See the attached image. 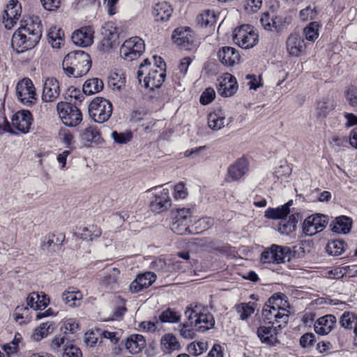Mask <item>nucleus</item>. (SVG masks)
<instances>
[{
    "label": "nucleus",
    "mask_w": 357,
    "mask_h": 357,
    "mask_svg": "<svg viewBox=\"0 0 357 357\" xmlns=\"http://www.w3.org/2000/svg\"><path fill=\"white\" fill-rule=\"evenodd\" d=\"M70 342V339L68 336H66L63 333L59 334L54 337L50 344V347L52 351H57L61 347L63 349Z\"/></svg>",
    "instance_id": "obj_56"
},
{
    "label": "nucleus",
    "mask_w": 357,
    "mask_h": 357,
    "mask_svg": "<svg viewBox=\"0 0 357 357\" xmlns=\"http://www.w3.org/2000/svg\"><path fill=\"white\" fill-rule=\"evenodd\" d=\"M258 34L250 24H243L236 28L233 34L234 43L243 49L254 47L259 40Z\"/></svg>",
    "instance_id": "obj_8"
},
{
    "label": "nucleus",
    "mask_w": 357,
    "mask_h": 357,
    "mask_svg": "<svg viewBox=\"0 0 357 357\" xmlns=\"http://www.w3.org/2000/svg\"><path fill=\"white\" fill-rule=\"evenodd\" d=\"M22 337L20 333H17L12 342L6 344L3 346L2 349L8 354H13L19 350V343L22 341Z\"/></svg>",
    "instance_id": "obj_54"
},
{
    "label": "nucleus",
    "mask_w": 357,
    "mask_h": 357,
    "mask_svg": "<svg viewBox=\"0 0 357 357\" xmlns=\"http://www.w3.org/2000/svg\"><path fill=\"white\" fill-rule=\"evenodd\" d=\"M22 14L21 3L17 0H10L2 14V23L6 29H11Z\"/></svg>",
    "instance_id": "obj_14"
},
{
    "label": "nucleus",
    "mask_w": 357,
    "mask_h": 357,
    "mask_svg": "<svg viewBox=\"0 0 357 357\" xmlns=\"http://www.w3.org/2000/svg\"><path fill=\"white\" fill-rule=\"evenodd\" d=\"M299 342L301 347L310 349L314 345L316 342V337L312 333H307L301 337Z\"/></svg>",
    "instance_id": "obj_63"
},
{
    "label": "nucleus",
    "mask_w": 357,
    "mask_h": 357,
    "mask_svg": "<svg viewBox=\"0 0 357 357\" xmlns=\"http://www.w3.org/2000/svg\"><path fill=\"white\" fill-rule=\"evenodd\" d=\"M207 349V343L204 342H193L188 344L187 347L190 354L195 356L203 354Z\"/></svg>",
    "instance_id": "obj_57"
},
{
    "label": "nucleus",
    "mask_w": 357,
    "mask_h": 357,
    "mask_svg": "<svg viewBox=\"0 0 357 357\" xmlns=\"http://www.w3.org/2000/svg\"><path fill=\"white\" fill-rule=\"evenodd\" d=\"M172 39L181 48L190 50L194 46L195 33L190 28L181 26L174 31Z\"/></svg>",
    "instance_id": "obj_13"
},
{
    "label": "nucleus",
    "mask_w": 357,
    "mask_h": 357,
    "mask_svg": "<svg viewBox=\"0 0 357 357\" xmlns=\"http://www.w3.org/2000/svg\"><path fill=\"white\" fill-rule=\"evenodd\" d=\"M281 329L276 327L275 324L260 326L257 328V335L262 344L268 347H274L280 343L278 335Z\"/></svg>",
    "instance_id": "obj_17"
},
{
    "label": "nucleus",
    "mask_w": 357,
    "mask_h": 357,
    "mask_svg": "<svg viewBox=\"0 0 357 357\" xmlns=\"http://www.w3.org/2000/svg\"><path fill=\"white\" fill-rule=\"evenodd\" d=\"M305 47L304 39L298 33H291L286 40V49L290 56H301Z\"/></svg>",
    "instance_id": "obj_21"
},
{
    "label": "nucleus",
    "mask_w": 357,
    "mask_h": 357,
    "mask_svg": "<svg viewBox=\"0 0 357 357\" xmlns=\"http://www.w3.org/2000/svg\"><path fill=\"white\" fill-rule=\"evenodd\" d=\"M160 347L165 354H172L181 348L180 342L172 333H166L162 337Z\"/></svg>",
    "instance_id": "obj_35"
},
{
    "label": "nucleus",
    "mask_w": 357,
    "mask_h": 357,
    "mask_svg": "<svg viewBox=\"0 0 357 357\" xmlns=\"http://www.w3.org/2000/svg\"><path fill=\"white\" fill-rule=\"evenodd\" d=\"M318 15V10L315 7L312 8L310 6H307L303 8L299 12V17L302 21L313 20Z\"/></svg>",
    "instance_id": "obj_60"
},
{
    "label": "nucleus",
    "mask_w": 357,
    "mask_h": 357,
    "mask_svg": "<svg viewBox=\"0 0 357 357\" xmlns=\"http://www.w3.org/2000/svg\"><path fill=\"white\" fill-rule=\"evenodd\" d=\"M145 51L144 41L139 37L134 36L126 40L120 47V56L128 61L139 59Z\"/></svg>",
    "instance_id": "obj_7"
},
{
    "label": "nucleus",
    "mask_w": 357,
    "mask_h": 357,
    "mask_svg": "<svg viewBox=\"0 0 357 357\" xmlns=\"http://www.w3.org/2000/svg\"><path fill=\"white\" fill-rule=\"evenodd\" d=\"M61 93L60 84L54 77H47L43 83L42 99L44 102L55 101Z\"/></svg>",
    "instance_id": "obj_19"
},
{
    "label": "nucleus",
    "mask_w": 357,
    "mask_h": 357,
    "mask_svg": "<svg viewBox=\"0 0 357 357\" xmlns=\"http://www.w3.org/2000/svg\"><path fill=\"white\" fill-rule=\"evenodd\" d=\"M166 70L160 68L157 66H152L149 59H146L139 65L137 70V79L141 83L144 81V86L150 91L160 88L165 81Z\"/></svg>",
    "instance_id": "obj_2"
},
{
    "label": "nucleus",
    "mask_w": 357,
    "mask_h": 357,
    "mask_svg": "<svg viewBox=\"0 0 357 357\" xmlns=\"http://www.w3.org/2000/svg\"><path fill=\"white\" fill-rule=\"evenodd\" d=\"M192 211L190 208H178L176 210L173 220L182 224L188 225L190 227L192 222Z\"/></svg>",
    "instance_id": "obj_49"
},
{
    "label": "nucleus",
    "mask_w": 357,
    "mask_h": 357,
    "mask_svg": "<svg viewBox=\"0 0 357 357\" xmlns=\"http://www.w3.org/2000/svg\"><path fill=\"white\" fill-rule=\"evenodd\" d=\"M103 35L104 37L101 40V45L103 50L108 51L110 49L114 48L116 45V40L118 38L116 33L105 30Z\"/></svg>",
    "instance_id": "obj_50"
},
{
    "label": "nucleus",
    "mask_w": 357,
    "mask_h": 357,
    "mask_svg": "<svg viewBox=\"0 0 357 357\" xmlns=\"http://www.w3.org/2000/svg\"><path fill=\"white\" fill-rule=\"evenodd\" d=\"M146 344V340L142 335L132 334L126 339L125 346L126 350L131 354L140 353Z\"/></svg>",
    "instance_id": "obj_30"
},
{
    "label": "nucleus",
    "mask_w": 357,
    "mask_h": 357,
    "mask_svg": "<svg viewBox=\"0 0 357 357\" xmlns=\"http://www.w3.org/2000/svg\"><path fill=\"white\" fill-rule=\"evenodd\" d=\"M235 77L230 75V79L228 82H226L225 78L219 84L218 88V93L223 97H229L234 95L237 90L236 82H233Z\"/></svg>",
    "instance_id": "obj_42"
},
{
    "label": "nucleus",
    "mask_w": 357,
    "mask_h": 357,
    "mask_svg": "<svg viewBox=\"0 0 357 357\" xmlns=\"http://www.w3.org/2000/svg\"><path fill=\"white\" fill-rule=\"evenodd\" d=\"M248 161L244 157L238 159L234 164L231 165L227 169V181H235L239 180L248 170Z\"/></svg>",
    "instance_id": "obj_24"
},
{
    "label": "nucleus",
    "mask_w": 357,
    "mask_h": 357,
    "mask_svg": "<svg viewBox=\"0 0 357 357\" xmlns=\"http://www.w3.org/2000/svg\"><path fill=\"white\" fill-rule=\"evenodd\" d=\"M20 29L29 31L30 33H36V36L40 38L43 33V24L40 17L36 15L24 17L20 22Z\"/></svg>",
    "instance_id": "obj_26"
},
{
    "label": "nucleus",
    "mask_w": 357,
    "mask_h": 357,
    "mask_svg": "<svg viewBox=\"0 0 357 357\" xmlns=\"http://www.w3.org/2000/svg\"><path fill=\"white\" fill-rule=\"evenodd\" d=\"M218 57L220 63L225 66H233L241 59L238 51L229 46L220 48L218 52Z\"/></svg>",
    "instance_id": "obj_23"
},
{
    "label": "nucleus",
    "mask_w": 357,
    "mask_h": 357,
    "mask_svg": "<svg viewBox=\"0 0 357 357\" xmlns=\"http://www.w3.org/2000/svg\"><path fill=\"white\" fill-rule=\"evenodd\" d=\"M52 324L47 321L40 324V326L35 330L33 337L36 340H40L43 337L47 336L52 330Z\"/></svg>",
    "instance_id": "obj_55"
},
{
    "label": "nucleus",
    "mask_w": 357,
    "mask_h": 357,
    "mask_svg": "<svg viewBox=\"0 0 357 357\" xmlns=\"http://www.w3.org/2000/svg\"><path fill=\"white\" fill-rule=\"evenodd\" d=\"M352 219L345 215L335 218L330 224L331 229L337 234H347L352 227Z\"/></svg>",
    "instance_id": "obj_31"
},
{
    "label": "nucleus",
    "mask_w": 357,
    "mask_h": 357,
    "mask_svg": "<svg viewBox=\"0 0 357 357\" xmlns=\"http://www.w3.org/2000/svg\"><path fill=\"white\" fill-rule=\"evenodd\" d=\"M260 22L264 29L268 31H275L277 33H282L287 29L290 23L289 19L282 17H271L268 12H264L261 14Z\"/></svg>",
    "instance_id": "obj_15"
},
{
    "label": "nucleus",
    "mask_w": 357,
    "mask_h": 357,
    "mask_svg": "<svg viewBox=\"0 0 357 357\" xmlns=\"http://www.w3.org/2000/svg\"><path fill=\"white\" fill-rule=\"evenodd\" d=\"M159 319L162 323H178L181 319V314L174 309L168 307L162 312Z\"/></svg>",
    "instance_id": "obj_51"
},
{
    "label": "nucleus",
    "mask_w": 357,
    "mask_h": 357,
    "mask_svg": "<svg viewBox=\"0 0 357 357\" xmlns=\"http://www.w3.org/2000/svg\"><path fill=\"white\" fill-rule=\"evenodd\" d=\"M269 305H274L278 310H284L290 314V304L287 296L282 292L274 293L266 301Z\"/></svg>",
    "instance_id": "obj_38"
},
{
    "label": "nucleus",
    "mask_w": 357,
    "mask_h": 357,
    "mask_svg": "<svg viewBox=\"0 0 357 357\" xmlns=\"http://www.w3.org/2000/svg\"><path fill=\"white\" fill-rule=\"evenodd\" d=\"M104 88V83L102 79L99 78H91L87 79L82 88V91L86 95H92L100 92Z\"/></svg>",
    "instance_id": "obj_41"
},
{
    "label": "nucleus",
    "mask_w": 357,
    "mask_h": 357,
    "mask_svg": "<svg viewBox=\"0 0 357 357\" xmlns=\"http://www.w3.org/2000/svg\"><path fill=\"white\" fill-rule=\"evenodd\" d=\"M291 255V250L289 247L272 244L261 252L260 262L261 264H284L287 258L288 261L290 260Z\"/></svg>",
    "instance_id": "obj_5"
},
{
    "label": "nucleus",
    "mask_w": 357,
    "mask_h": 357,
    "mask_svg": "<svg viewBox=\"0 0 357 357\" xmlns=\"http://www.w3.org/2000/svg\"><path fill=\"white\" fill-rule=\"evenodd\" d=\"M156 280V275L151 271L138 274L130 284V291L137 294L149 287Z\"/></svg>",
    "instance_id": "obj_20"
},
{
    "label": "nucleus",
    "mask_w": 357,
    "mask_h": 357,
    "mask_svg": "<svg viewBox=\"0 0 357 357\" xmlns=\"http://www.w3.org/2000/svg\"><path fill=\"white\" fill-rule=\"evenodd\" d=\"M197 308V306H195ZM188 313V320L194 326L195 331L205 332L212 328L215 325V319L213 314L208 312H197V309L187 310L185 314Z\"/></svg>",
    "instance_id": "obj_9"
},
{
    "label": "nucleus",
    "mask_w": 357,
    "mask_h": 357,
    "mask_svg": "<svg viewBox=\"0 0 357 357\" xmlns=\"http://www.w3.org/2000/svg\"><path fill=\"white\" fill-rule=\"evenodd\" d=\"M33 121L32 114L26 109L17 112L11 119L12 126L23 134H26L29 132Z\"/></svg>",
    "instance_id": "obj_18"
},
{
    "label": "nucleus",
    "mask_w": 357,
    "mask_h": 357,
    "mask_svg": "<svg viewBox=\"0 0 357 357\" xmlns=\"http://www.w3.org/2000/svg\"><path fill=\"white\" fill-rule=\"evenodd\" d=\"M347 244L342 240H332L327 243L326 251L332 256L340 255L345 250Z\"/></svg>",
    "instance_id": "obj_47"
},
{
    "label": "nucleus",
    "mask_w": 357,
    "mask_h": 357,
    "mask_svg": "<svg viewBox=\"0 0 357 357\" xmlns=\"http://www.w3.org/2000/svg\"><path fill=\"white\" fill-rule=\"evenodd\" d=\"M292 204V201L290 200L285 204L277 208H268L265 211V217L268 219L278 220L284 219L290 212V206Z\"/></svg>",
    "instance_id": "obj_37"
},
{
    "label": "nucleus",
    "mask_w": 357,
    "mask_h": 357,
    "mask_svg": "<svg viewBox=\"0 0 357 357\" xmlns=\"http://www.w3.org/2000/svg\"><path fill=\"white\" fill-rule=\"evenodd\" d=\"M82 299V294L79 290H75L74 287H68L62 294V301L69 307H75L79 305Z\"/></svg>",
    "instance_id": "obj_39"
},
{
    "label": "nucleus",
    "mask_w": 357,
    "mask_h": 357,
    "mask_svg": "<svg viewBox=\"0 0 357 357\" xmlns=\"http://www.w3.org/2000/svg\"><path fill=\"white\" fill-rule=\"evenodd\" d=\"M255 307L253 302L241 303L235 305V310L241 320H246L255 312Z\"/></svg>",
    "instance_id": "obj_45"
},
{
    "label": "nucleus",
    "mask_w": 357,
    "mask_h": 357,
    "mask_svg": "<svg viewBox=\"0 0 357 357\" xmlns=\"http://www.w3.org/2000/svg\"><path fill=\"white\" fill-rule=\"evenodd\" d=\"M336 321V317L333 314L321 317L314 324V331L319 335H327L335 327Z\"/></svg>",
    "instance_id": "obj_27"
},
{
    "label": "nucleus",
    "mask_w": 357,
    "mask_h": 357,
    "mask_svg": "<svg viewBox=\"0 0 357 357\" xmlns=\"http://www.w3.org/2000/svg\"><path fill=\"white\" fill-rule=\"evenodd\" d=\"M261 314L263 321L266 324H275L279 328H283L287 326L290 314L282 309V310H278L276 307L269 305L267 302L264 305Z\"/></svg>",
    "instance_id": "obj_10"
},
{
    "label": "nucleus",
    "mask_w": 357,
    "mask_h": 357,
    "mask_svg": "<svg viewBox=\"0 0 357 357\" xmlns=\"http://www.w3.org/2000/svg\"><path fill=\"white\" fill-rule=\"evenodd\" d=\"M40 39L36 33H30L19 27L13 34L11 47L17 53H23L34 48Z\"/></svg>",
    "instance_id": "obj_3"
},
{
    "label": "nucleus",
    "mask_w": 357,
    "mask_h": 357,
    "mask_svg": "<svg viewBox=\"0 0 357 357\" xmlns=\"http://www.w3.org/2000/svg\"><path fill=\"white\" fill-rule=\"evenodd\" d=\"M63 357H82L79 348L69 342L63 349Z\"/></svg>",
    "instance_id": "obj_64"
},
{
    "label": "nucleus",
    "mask_w": 357,
    "mask_h": 357,
    "mask_svg": "<svg viewBox=\"0 0 357 357\" xmlns=\"http://www.w3.org/2000/svg\"><path fill=\"white\" fill-rule=\"evenodd\" d=\"M188 195V190L183 182L178 183L174 187L173 197L175 199H185Z\"/></svg>",
    "instance_id": "obj_61"
},
{
    "label": "nucleus",
    "mask_w": 357,
    "mask_h": 357,
    "mask_svg": "<svg viewBox=\"0 0 357 357\" xmlns=\"http://www.w3.org/2000/svg\"><path fill=\"white\" fill-rule=\"evenodd\" d=\"M92 61L90 55L84 51L68 53L63 59L62 67L68 77H79L90 70Z\"/></svg>",
    "instance_id": "obj_1"
},
{
    "label": "nucleus",
    "mask_w": 357,
    "mask_h": 357,
    "mask_svg": "<svg viewBox=\"0 0 357 357\" xmlns=\"http://www.w3.org/2000/svg\"><path fill=\"white\" fill-rule=\"evenodd\" d=\"M79 328V325L77 320L73 318H70L63 321V325L61 327V331L63 335L67 336L68 333H75L78 331Z\"/></svg>",
    "instance_id": "obj_53"
},
{
    "label": "nucleus",
    "mask_w": 357,
    "mask_h": 357,
    "mask_svg": "<svg viewBox=\"0 0 357 357\" xmlns=\"http://www.w3.org/2000/svg\"><path fill=\"white\" fill-rule=\"evenodd\" d=\"M79 139L85 146H91L92 144H100L103 139L100 130L95 126H89L79 134Z\"/></svg>",
    "instance_id": "obj_25"
},
{
    "label": "nucleus",
    "mask_w": 357,
    "mask_h": 357,
    "mask_svg": "<svg viewBox=\"0 0 357 357\" xmlns=\"http://www.w3.org/2000/svg\"><path fill=\"white\" fill-rule=\"evenodd\" d=\"M336 107L335 101L328 97H325L317 102L315 108L316 117L318 119H326Z\"/></svg>",
    "instance_id": "obj_29"
},
{
    "label": "nucleus",
    "mask_w": 357,
    "mask_h": 357,
    "mask_svg": "<svg viewBox=\"0 0 357 357\" xmlns=\"http://www.w3.org/2000/svg\"><path fill=\"white\" fill-rule=\"evenodd\" d=\"M173 13L172 6L164 1L155 5L153 9V15L157 22H167L169 20Z\"/></svg>",
    "instance_id": "obj_32"
},
{
    "label": "nucleus",
    "mask_w": 357,
    "mask_h": 357,
    "mask_svg": "<svg viewBox=\"0 0 357 357\" xmlns=\"http://www.w3.org/2000/svg\"><path fill=\"white\" fill-rule=\"evenodd\" d=\"M328 222L327 215L316 213L308 216L303 223V232L307 236H313L322 231Z\"/></svg>",
    "instance_id": "obj_12"
},
{
    "label": "nucleus",
    "mask_w": 357,
    "mask_h": 357,
    "mask_svg": "<svg viewBox=\"0 0 357 357\" xmlns=\"http://www.w3.org/2000/svg\"><path fill=\"white\" fill-rule=\"evenodd\" d=\"M47 40L52 47L54 49H60L64 45L65 36L64 32L61 28L56 26H52L47 31Z\"/></svg>",
    "instance_id": "obj_34"
},
{
    "label": "nucleus",
    "mask_w": 357,
    "mask_h": 357,
    "mask_svg": "<svg viewBox=\"0 0 357 357\" xmlns=\"http://www.w3.org/2000/svg\"><path fill=\"white\" fill-rule=\"evenodd\" d=\"M114 141L119 144H127L132 139V133L130 130H127L125 132H118L113 131L112 133Z\"/></svg>",
    "instance_id": "obj_59"
},
{
    "label": "nucleus",
    "mask_w": 357,
    "mask_h": 357,
    "mask_svg": "<svg viewBox=\"0 0 357 357\" xmlns=\"http://www.w3.org/2000/svg\"><path fill=\"white\" fill-rule=\"evenodd\" d=\"M93 29L90 26L81 27L79 29L73 32L72 40L79 46L88 47L93 42Z\"/></svg>",
    "instance_id": "obj_22"
},
{
    "label": "nucleus",
    "mask_w": 357,
    "mask_h": 357,
    "mask_svg": "<svg viewBox=\"0 0 357 357\" xmlns=\"http://www.w3.org/2000/svg\"><path fill=\"white\" fill-rule=\"evenodd\" d=\"M13 315L15 320L19 322L20 324H26L31 319L29 308L23 305L16 307Z\"/></svg>",
    "instance_id": "obj_48"
},
{
    "label": "nucleus",
    "mask_w": 357,
    "mask_h": 357,
    "mask_svg": "<svg viewBox=\"0 0 357 357\" xmlns=\"http://www.w3.org/2000/svg\"><path fill=\"white\" fill-rule=\"evenodd\" d=\"M340 324L342 328L354 331L357 327V313L349 311L344 312L340 318Z\"/></svg>",
    "instance_id": "obj_43"
},
{
    "label": "nucleus",
    "mask_w": 357,
    "mask_h": 357,
    "mask_svg": "<svg viewBox=\"0 0 357 357\" xmlns=\"http://www.w3.org/2000/svg\"><path fill=\"white\" fill-rule=\"evenodd\" d=\"M197 20L202 26H211L216 22V16L213 12L206 10L197 16Z\"/></svg>",
    "instance_id": "obj_52"
},
{
    "label": "nucleus",
    "mask_w": 357,
    "mask_h": 357,
    "mask_svg": "<svg viewBox=\"0 0 357 357\" xmlns=\"http://www.w3.org/2000/svg\"><path fill=\"white\" fill-rule=\"evenodd\" d=\"M300 214L298 213L290 215L287 220L282 219L278 225V231L282 234L289 235L296 230Z\"/></svg>",
    "instance_id": "obj_36"
},
{
    "label": "nucleus",
    "mask_w": 357,
    "mask_h": 357,
    "mask_svg": "<svg viewBox=\"0 0 357 357\" xmlns=\"http://www.w3.org/2000/svg\"><path fill=\"white\" fill-rule=\"evenodd\" d=\"M16 93L18 100L26 106L31 107L36 103V88L30 78L25 77L18 82Z\"/></svg>",
    "instance_id": "obj_11"
},
{
    "label": "nucleus",
    "mask_w": 357,
    "mask_h": 357,
    "mask_svg": "<svg viewBox=\"0 0 357 357\" xmlns=\"http://www.w3.org/2000/svg\"><path fill=\"white\" fill-rule=\"evenodd\" d=\"M225 114L222 109L215 110L208 116V125L213 130H218L225 126Z\"/></svg>",
    "instance_id": "obj_40"
},
{
    "label": "nucleus",
    "mask_w": 357,
    "mask_h": 357,
    "mask_svg": "<svg viewBox=\"0 0 357 357\" xmlns=\"http://www.w3.org/2000/svg\"><path fill=\"white\" fill-rule=\"evenodd\" d=\"M126 77L123 73H112L108 79V85L114 91H121L126 86Z\"/></svg>",
    "instance_id": "obj_46"
},
{
    "label": "nucleus",
    "mask_w": 357,
    "mask_h": 357,
    "mask_svg": "<svg viewBox=\"0 0 357 357\" xmlns=\"http://www.w3.org/2000/svg\"><path fill=\"white\" fill-rule=\"evenodd\" d=\"M113 112L111 102L104 98H94L89 105V114L93 121L102 123L107 121Z\"/></svg>",
    "instance_id": "obj_4"
},
{
    "label": "nucleus",
    "mask_w": 357,
    "mask_h": 357,
    "mask_svg": "<svg viewBox=\"0 0 357 357\" xmlns=\"http://www.w3.org/2000/svg\"><path fill=\"white\" fill-rule=\"evenodd\" d=\"M100 235V229L97 226L94 225L90 227H84L80 234L81 238L87 241H92L94 237H98Z\"/></svg>",
    "instance_id": "obj_58"
},
{
    "label": "nucleus",
    "mask_w": 357,
    "mask_h": 357,
    "mask_svg": "<svg viewBox=\"0 0 357 357\" xmlns=\"http://www.w3.org/2000/svg\"><path fill=\"white\" fill-rule=\"evenodd\" d=\"M321 27V23L318 21L310 22L303 29V34L306 40L309 41H315L319 36V29Z\"/></svg>",
    "instance_id": "obj_44"
},
{
    "label": "nucleus",
    "mask_w": 357,
    "mask_h": 357,
    "mask_svg": "<svg viewBox=\"0 0 357 357\" xmlns=\"http://www.w3.org/2000/svg\"><path fill=\"white\" fill-rule=\"evenodd\" d=\"M33 291L26 298V307L34 310L45 309L50 304L49 296L43 292Z\"/></svg>",
    "instance_id": "obj_28"
},
{
    "label": "nucleus",
    "mask_w": 357,
    "mask_h": 357,
    "mask_svg": "<svg viewBox=\"0 0 357 357\" xmlns=\"http://www.w3.org/2000/svg\"><path fill=\"white\" fill-rule=\"evenodd\" d=\"M65 239V235L63 234H55L50 233L47 234L41 243V248L49 251H55L61 245Z\"/></svg>",
    "instance_id": "obj_33"
},
{
    "label": "nucleus",
    "mask_w": 357,
    "mask_h": 357,
    "mask_svg": "<svg viewBox=\"0 0 357 357\" xmlns=\"http://www.w3.org/2000/svg\"><path fill=\"white\" fill-rule=\"evenodd\" d=\"M172 206V199L169 190L163 188L156 192L149 204L150 210L155 213H161L167 211Z\"/></svg>",
    "instance_id": "obj_16"
},
{
    "label": "nucleus",
    "mask_w": 357,
    "mask_h": 357,
    "mask_svg": "<svg viewBox=\"0 0 357 357\" xmlns=\"http://www.w3.org/2000/svg\"><path fill=\"white\" fill-rule=\"evenodd\" d=\"M56 109L62 123L68 127H75L82 121L81 110L71 102H59Z\"/></svg>",
    "instance_id": "obj_6"
},
{
    "label": "nucleus",
    "mask_w": 357,
    "mask_h": 357,
    "mask_svg": "<svg viewBox=\"0 0 357 357\" xmlns=\"http://www.w3.org/2000/svg\"><path fill=\"white\" fill-rule=\"evenodd\" d=\"M66 94L70 98V101H74L73 105L81 103L84 100V96L79 89L71 86L68 88Z\"/></svg>",
    "instance_id": "obj_62"
}]
</instances>
